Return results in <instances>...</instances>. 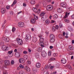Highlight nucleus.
I'll return each mask as SVG.
<instances>
[{"mask_svg": "<svg viewBox=\"0 0 74 74\" xmlns=\"http://www.w3.org/2000/svg\"><path fill=\"white\" fill-rule=\"evenodd\" d=\"M50 42L52 43H53L54 41H55V39H54L55 38V36L53 34H51L50 35Z\"/></svg>", "mask_w": 74, "mask_h": 74, "instance_id": "f257e3e1", "label": "nucleus"}, {"mask_svg": "<svg viewBox=\"0 0 74 74\" xmlns=\"http://www.w3.org/2000/svg\"><path fill=\"white\" fill-rule=\"evenodd\" d=\"M38 37L40 38L39 41L40 42V44L41 43H42V44H43L44 42H43V41H44V39L43 38H41L42 37V35L40 34L38 36Z\"/></svg>", "mask_w": 74, "mask_h": 74, "instance_id": "f03ea898", "label": "nucleus"}, {"mask_svg": "<svg viewBox=\"0 0 74 74\" xmlns=\"http://www.w3.org/2000/svg\"><path fill=\"white\" fill-rule=\"evenodd\" d=\"M53 9V6L52 5H49L46 7V9L47 11H51Z\"/></svg>", "mask_w": 74, "mask_h": 74, "instance_id": "7ed1b4c3", "label": "nucleus"}, {"mask_svg": "<svg viewBox=\"0 0 74 74\" xmlns=\"http://www.w3.org/2000/svg\"><path fill=\"white\" fill-rule=\"evenodd\" d=\"M1 48L2 49H3V50L4 51H7V50H8V49H9L8 47L5 46V45H3L2 46H1Z\"/></svg>", "mask_w": 74, "mask_h": 74, "instance_id": "20e7f679", "label": "nucleus"}, {"mask_svg": "<svg viewBox=\"0 0 74 74\" xmlns=\"http://www.w3.org/2000/svg\"><path fill=\"white\" fill-rule=\"evenodd\" d=\"M17 41L19 45H22L23 44L22 40L20 39H18Z\"/></svg>", "mask_w": 74, "mask_h": 74, "instance_id": "39448f33", "label": "nucleus"}, {"mask_svg": "<svg viewBox=\"0 0 74 74\" xmlns=\"http://www.w3.org/2000/svg\"><path fill=\"white\" fill-rule=\"evenodd\" d=\"M60 5L61 7H64V8H65V7H66L67 6V5L66 3L64 2L61 3Z\"/></svg>", "mask_w": 74, "mask_h": 74, "instance_id": "423d86ee", "label": "nucleus"}, {"mask_svg": "<svg viewBox=\"0 0 74 74\" xmlns=\"http://www.w3.org/2000/svg\"><path fill=\"white\" fill-rule=\"evenodd\" d=\"M18 26L20 27H23L24 26V23L22 22H19L18 24Z\"/></svg>", "mask_w": 74, "mask_h": 74, "instance_id": "0eeeda50", "label": "nucleus"}, {"mask_svg": "<svg viewBox=\"0 0 74 74\" xmlns=\"http://www.w3.org/2000/svg\"><path fill=\"white\" fill-rule=\"evenodd\" d=\"M12 51H9L8 52V54L9 55V57H12L13 55L12 54Z\"/></svg>", "mask_w": 74, "mask_h": 74, "instance_id": "6e6552de", "label": "nucleus"}, {"mask_svg": "<svg viewBox=\"0 0 74 74\" xmlns=\"http://www.w3.org/2000/svg\"><path fill=\"white\" fill-rule=\"evenodd\" d=\"M3 40H5V41H6V42H8L9 41V38H7V37H4L3 36L2 38Z\"/></svg>", "mask_w": 74, "mask_h": 74, "instance_id": "1a4fd4ad", "label": "nucleus"}, {"mask_svg": "<svg viewBox=\"0 0 74 74\" xmlns=\"http://www.w3.org/2000/svg\"><path fill=\"white\" fill-rule=\"evenodd\" d=\"M41 55L43 57H45L47 56V53L45 51H42Z\"/></svg>", "mask_w": 74, "mask_h": 74, "instance_id": "9d476101", "label": "nucleus"}, {"mask_svg": "<svg viewBox=\"0 0 74 74\" xmlns=\"http://www.w3.org/2000/svg\"><path fill=\"white\" fill-rule=\"evenodd\" d=\"M6 66H10V61L8 60H5L4 62Z\"/></svg>", "mask_w": 74, "mask_h": 74, "instance_id": "9b49d317", "label": "nucleus"}, {"mask_svg": "<svg viewBox=\"0 0 74 74\" xmlns=\"http://www.w3.org/2000/svg\"><path fill=\"white\" fill-rule=\"evenodd\" d=\"M21 56V53L19 52L16 53L15 54V56L16 58H19Z\"/></svg>", "mask_w": 74, "mask_h": 74, "instance_id": "f8f14e48", "label": "nucleus"}, {"mask_svg": "<svg viewBox=\"0 0 74 74\" xmlns=\"http://www.w3.org/2000/svg\"><path fill=\"white\" fill-rule=\"evenodd\" d=\"M19 61L20 63H25V60L24 59L22 58H20L19 59Z\"/></svg>", "mask_w": 74, "mask_h": 74, "instance_id": "ddd939ff", "label": "nucleus"}, {"mask_svg": "<svg viewBox=\"0 0 74 74\" xmlns=\"http://www.w3.org/2000/svg\"><path fill=\"white\" fill-rule=\"evenodd\" d=\"M30 23H35L36 20L34 18H32L30 20Z\"/></svg>", "mask_w": 74, "mask_h": 74, "instance_id": "4468645a", "label": "nucleus"}, {"mask_svg": "<svg viewBox=\"0 0 74 74\" xmlns=\"http://www.w3.org/2000/svg\"><path fill=\"white\" fill-rule=\"evenodd\" d=\"M32 10L35 12H36L38 14H39V12H38V10H37V8H33Z\"/></svg>", "mask_w": 74, "mask_h": 74, "instance_id": "2eb2a0df", "label": "nucleus"}, {"mask_svg": "<svg viewBox=\"0 0 74 74\" xmlns=\"http://www.w3.org/2000/svg\"><path fill=\"white\" fill-rule=\"evenodd\" d=\"M26 38L27 40H30L31 39V36L30 35L28 34L26 36Z\"/></svg>", "mask_w": 74, "mask_h": 74, "instance_id": "dca6fc26", "label": "nucleus"}, {"mask_svg": "<svg viewBox=\"0 0 74 74\" xmlns=\"http://www.w3.org/2000/svg\"><path fill=\"white\" fill-rule=\"evenodd\" d=\"M36 66L37 68H39L41 67V64L39 63H37L36 64Z\"/></svg>", "mask_w": 74, "mask_h": 74, "instance_id": "f3484780", "label": "nucleus"}, {"mask_svg": "<svg viewBox=\"0 0 74 74\" xmlns=\"http://www.w3.org/2000/svg\"><path fill=\"white\" fill-rule=\"evenodd\" d=\"M6 10L5 9L2 8L1 10V12L2 14H4Z\"/></svg>", "mask_w": 74, "mask_h": 74, "instance_id": "a211bd4d", "label": "nucleus"}, {"mask_svg": "<svg viewBox=\"0 0 74 74\" xmlns=\"http://www.w3.org/2000/svg\"><path fill=\"white\" fill-rule=\"evenodd\" d=\"M45 14V13L44 12H42L40 14V16H44V15Z\"/></svg>", "mask_w": 74, "mask_h": 74, "instance_id": "6ab92c4d", "label": "nucleus"}, {"mask_svg": "<svg viewBox=\"0 0 74 74\" xmlns=\"http://www.w3.org/2000/svg\"><path fill=\"white\" fill-rule=\"evenodd\" d=\"M62 8H59L57 9V12H59V13H61V12H62Z\"/></svg>", "mask_w": 74, "mask_h": 74, "instance_id": "aec40b11", "label": "nucleus"}, {"mask_svg": "<svg viewBox=\"0 0 74 74\" xmlns=\"http://www.w3.org/2000/svg\"><path fill=\"white\" fill-rule=\"evenodd\" d=\"M30 2L31 4H34L36 3V1L34 0H31L30 1Z\"/></svg>", "mask_w": 74, "mask_h": 74, "instance_id": "412c9836", "label": "nucleus"}, {"mask_svg": "<svg viewBox=\"0 0 74 74\" xmlns=\"http://www.w3.org/2000/svg\"><path fill=\"white\" fill-rule=\"evenodd\" d=\"M49 69L52 70L53 68H54V66H52L51 64H49Z\"/></svg>", "mask_w": 74, "mask_h": 74, "instance_id": "4be33fe9", "label": "nucleus"}, {"mask_svg": "<svg viewBox=\"0 0 74 74\" xmlns=\"http://www.w3.org/2000/svg\"><path fill=\"white\" fill-rule=\"evenodd\" d=\"M61 62L63 64H64V63H66V60L65 59H62Z\"/></svg>", "mask_w": 74, "mask_h": 74, "instance_id": "5701e85b", "label": "nucleus"}, {"mask_svg": "<svg viewBox=\"0 0 74 74\" xmlns=\"http://www.w3.org/2000/svg\"><path fill=\"white\" fill-rule=\"evenodd\" d=\"M47 43L46 42L45 43H40L41 44V47H42V48H43V47H44V45H43L44 44V45H47Z\"/></svg>", "mask_w": 74, "mask_h": 74, "instance_id": "b1692460", "label": "nucleus"}, {"mask_svg": "<svg viewBox=\"0 0 74 74\" xmlns=\"http://www.w3.org/2000/svg\"><path fill=\"white\" fill-rule=\"evenodd\" d=\"M37 38L36 37H33V41L34 42H36L37 41Z\"/></svg>", "mask_w": 74, "mask_h": 74, "instance_id": "393cba45", "label": "nucleus"}, {"mask_svg": "<svg viewBox=\"0 0 74 74\" xmlns=\"http://www.w3.org/2000/svg\"><path fill=\"white\" fill-rule=\"evenodd\" d=\"M69 48L70 50H73V49H74V47L71 45H69Z\"/></svg>", "mask_w": 74, "mask_h": 74, "instance_id": "a878e982", "label": "nucleus"}, {"mask_svg": "<svg viewBox=\"0 0 74 74\" xmlns=\"http://www.w3.org/2000/svg\"><path fill=\"white\" fill-rule=\"evenodd\" d=\"M24 59L26 60L28 59V56L27 55H25L23 56Z\"/></svg>", "mask_w": 74, "mask_h": 74, "instance_id": "bb28decb", "label": "nucleus"}, {"mask_svg": "<svg viewBox=\"0 0 74 74\" xmlns=\"http://www.w3.org/2000/svg\"><path fill=\"white\" fill-rule=\"evenodd\" d=\"M50 23V21L48 19H47L45 21V23L46 24H49Z\"/></svg>", "mask_w": 74, "mask_h": 74, "instance_id": "cd10ccee", "label": "nucleus"}, {"mask_svg": "<svg viewBox=\"0 0 74 74\" xmlns=\"http://www.w3.org/2000/svg\"><path fill=\"white\" fill-rule=\"evenodd\" d=\"M42 49L41 47L38 48L37 49L38 52H40L42 51Z\"/></svg>", "mask_w": 74, "mask_h": 74, "instance_id": "c85d7f7f", "label": "nucleus"}, {"mask_svg": "<svg viewBox=\"0 0 74 74\" xmlns=\"http://www.w3.org/2000/svg\"><path fill=\"white\" fill-rule=\"evenodd\" d=\"M67 12H66V13H65V16L64 17V18H68V16H67Z\"/></svg>", "mask_w": 74, "mask_h": 74, "instance_id": "c756f323", "label": "nucleus"}, {"mask_svg": "<svg viewBox=\"0 0 74 74\" xmlns=\"http://www.w3.org/2000/svg\"><path fill=\"white\" fill-rule=\"evenodd\" d=\"M35 58H39V54H38V53H37L35 54Z\"/></svg>", "mask_w": 74, "mask_h": 74, "instance_id": "7c9ffc66", "label": "nucleus"}, {"mask_svg": "<svg viewBox=\"0 0 74 74\" xmlns=\"http://www.w3.org/2000/svg\"><path fill=\"white\" fill-rule=\"evenodd\" d=\"M19 74H25V72L23 71H21L19 73Z\"/></svg>", "mask_w": 74, "mask_h": 74, "instance_id": "2f4dec72", "label": "nucleus"}, {"mask_svg": "<svg viewBox=\"0 0 74 74\" xmlns=\"http://www.w3.org/2000/svg\"><path fill=\"white\" fill-rule=\"evenodd\" d=\"M33 71L34 72V73H36L37 72V68L34 67L33 69Z\"/></svg>", "mask_w": 74, "mask_h": 74, "instance_id": "473e14b6", "label": "nucleus"}, {"mask_svg": "<svg viewBox=\"0 0 74 74\" xmlns=\"http://www.w3.org/2000/svg\"><path fill=\"white\" fill-rule=\"evenodd\" d=\"M58 15L57 14H55L53 15V18L54 19H57V18H58Z\"/></svg>", "mask_w": 74, "mask_h": 74, "instance_id": "72a5a7b5", "label": "nucleus"}, {"mask_svg": "<svg viewBox=\"0 0 74 74\" xmlns=\"http://www.w3.org/2000/svg\"><path fill=\"white\" fill-rule=\"evenodd\" d=\"M52 30L53 32H55L56 30V28H55V27L53 26L52 27Z\"/></svg>", "mask_w": 74, "mask_h": 74, "instance_id": "f704fd0d", "label": "nucleus"}, {"mask_svg": "<svg viewBox=\"0 0 74 74\" xmlns=\"http://www.w3.org/2000/svg\"><path fill=\"white\" fill-rule=\"evenodd\" d=\"M68 29L69 31H72V27H68Z\"/></svg>", "mask_w": 74, "mask_h": 74, "instance_id": "c9c22d12", "label": "nucleus"}, {"mask_svg": "<svg viewBox=\"0 0 74 74\" xmlns=\"http://www.w3.org/2000/svg\"><path fill=\"white\" fill-rule=\"evenodd\" d=\"M33 15L34 16V18L35 19H38V17L36 16V15L33 14Z\"/></svg>", "mask_w": 74, "mask_h": 74, "instance_id": "e433bc0d", "label": "nucleus"}, {"mask_svg": "<svg viewBox=\"0 0 74 74\" xmlns=\"http://www.w3.org/2000/svg\"><path fill=\"white\" fill-rule=\"evenodd\" d=\"M45 69H49V66H48V65H46L45 67Z\"/></svg>", "mask_w": 74, "mask_h": 74, "instance_id": "4c0bfd02", "label": "nucleus"}, {"mask_svg": "<svg viewBox=\"0 0 74 74\" xmlns=\"http://www.w3.org/2000/svg\"><path fill=\"white\" fill-rule=\"evenodd\" d=\"M64 21L65 22H67V23H69V20L67 19H65Z\"/></svg>", "mask_w": 74, "mask_h": 74, "instance_id": "58836bf2", "label": "nucleus"}, {"mask_svg": "<svg viewBox=\"0 0 74 74\" xmlns=\"http://www.w3.org/2000/svg\"><path fill=\"white\" fill-rule=\"evenodd\" d=\"M27 63L28 64H31V62L30 61H27Z\"/></svg>", "mask_w": 74, "mask_h": 74, "instance_id": "ea45409f", "label": "nucleus"}, {"mask_svg": "<svg viewBox=\"0 0 74 74\" xmlns=\"http://www.w3.org/2000/svg\"><path fill=\"white\" fill-rule=\"evenodd\" d=\"M53 56H54V57H56V56H58V54L56 53H54L53 54Z\"/></svg>", "mask_w": 74, "mask_h": 74, "instance_id": "a19ab883", "label": "nucleus"}, {"mask_svg": "<svg viewBox=\"0 0 74 74\" xmlns=\"http://www.w3.org/2000/svg\"><path fill=\"white\" fill-rule=\"evenodd\" d=\"M39 7V4H37L36 5V8H38V7Z\"/></svg>", "mask_w": 74, "mask_h": 74, "instance_id": "79ce46f5", "label": "nucleus"}, {"mask_svg": "<svg viewBox=\"0 0 74 74\" xmlns=\"http://www.w3.org/2000/svg\"><path fill=\"white\" fill-rule=\"evenodd\" d=\"M19 66H20V67L21 69H23V68H24L23 66L22 65V64L20 65Z\"/></svg>", "mask_w": 74, "mask_h": 74, "instance_id": "37998d69", "label": "nucleus"}, {"mask_svg": "<svg viewBox=\"0 0 74 74\" xmlns=\"http://www.w3.org/2000/svg\"><path fill=\"white\" fill-rule=\"evenodd\" d=\"M51 51H49L48 52V56H51Z\"/></svg>", "mask_w": 74, "mask_h": 74, "instance_id": "c03bdc74", "label": "nucleus"}, {"mask_svg": "<svg viewBox=\"0 0 74 74\" xmlns=\"http://www.w3.org/2000/svg\"><path fill=\"white\" fill-rule=\"evenodd\" d=\"M10 6L7 5V6H6V8H7V10H8V9H9V8H10Z\"/></svg>", "mask_w": 74, "mask_h": 74, "instance_id": "a18cd8bd", "label": "nucleus"}, {"mask_svg": "<svg viewBox=\"0 0 74 74\" xmlns=\"http://www.w3.org/2000/svg\"><path fill=\"white\" fill-rule=\"evenodd\" d=\"M41 21H45V18H44V17H42L41 18Z\"/></svg>", "mask_w": 74, "mask_h": 74, "instance_id": "49530a36", "label": "nucleus"}, {"mask_svg": "<svg viewBox=\"0 0 74 74\" xmlns=\"http://www.w3.org/2000/svg\"><path fill=\"white\" fill-rule=\"evenodd\" d=\"M11 64H14V61L12 60L11 62Z\"/></svg>", "mask_w": 74, "mask_h": 74, "instance_id": "de8ad7c7", "label": "nucleus"}, {"mask_svg": "<svg viewBox=\"0 0 74 74\" xmlns=\"http://www.w3.org/2000/svg\"><path fill=\"white\" fill-rule=\"evenodd\" d=\"M68 68L69 69H71V67L70 65H68Z\"/></svg>", "mask_w": 74, "mask_h": 74, "instance_id": "09e8293b", "label": "nucleus"}, {"mask_svg": "<svg viewBox=\"0 0 74 74\" xmlns=\"http://www.w3.org/2000/svg\"><path fill=\"white\" fill-rule=\"evenodd\" d=\"M28 72H29L30 71V68H28L26 70Z\"/></svg>", "mask_w": 74, "mask_h": 74, "instance_id": "8fccbe9b", "label": "nucleus"}, {"mask_svg": "<svg viewBox=\"0 0 74 74\" xmlns=\"http://www.w3.org/2000/svg\"><path fill=\"white\" fill-rule=\"evenodd\" d=\"M72 8L70 7H69L68 8V10H69V11H71V10Z\"/></svg>", "mask_w": 74, "mask_h": 74, "instance_id": "3c124183", "label": "nucleus"}, {"mask_svg": "<svg viewBox=\"0 0 74 74\" xmlns=\"http://www.w3.org/2000/svg\"><path fill=\"white\" fill-rule=\"evenodd\" d=\"M59 26L60 27H62L63 26V25L62 24L60 23L59 24Z\"/></svg>", "mask_w": 74, "mask_h": 74, "instance_id": "603ef678", "label": "nucleus"}, {"mask_svg": "<svg viewBox=\"0 0 74 74\" xmlns=\"http://www.w3.org/2000/svg\"><path fill=\"white\" fill-rule=\"evenodd\" d=\"M15 28L14 27H13L12 29V31L14 32V31H15Z\"/></svg>", "mask_w": 74, "mask_h": 74, "instance_id": "864d4df0", "label": "nucleus"}, {"mask_svg": "<svg viewBox=\"0 0 74 74\" xmlns=\"http://www.w3.org/2000/svg\"><path fill=\"white\" fill-rule=\"evenodd\" d=\"M50 60H55V58H51L50 59Z\"/></svg>", "mask_w": 74, "mask_h": 74, "instance_id": "5fc2aeb1", "label": "nucleus"}, {"mask_svg": "<svg viewBox=\"0 0 74 74\" xmlns=\"http://www.w3.org/2000/svg\"><path fill=\"white\" fill-rule=\"evenodd\" d=\"M58 27H59V26L58 25H56L55 27V28L56 29H58Z\"/></svg>", "mask_w": 74, "mask_h": 74, "instance_id": "6e6d98bb", "label": "nucleus"}, {"mask_svg": "<svg viewBox=\"0 0 74 74\" xmlns=\"http://www.w3.org/2000/svg\"><path fill=\"white\" fill-rule=\"evenodd\" d=\"M44 73L45 74H49V73H48V71H45Z\"/></svg>", "mask_w": 74, "mask_h": 74, "instance_id": "4d7b16f0", "label": "nucleus"}, {"mask_svg": "<svg viewBox=\"0 0 74 74\" xmlns=\"http://www.w3.org/2000/svg\"><path fill=\"white\" fill-rule=\"evenodd\" d=\"M55 22H56L55 21L51 20V23H55Z\"/></svg>", "mask_w": 74, "mask_h": 74, "instance_id": "13d9d810", "label": "nucleus"}, {"mask_svg": "<svg viewBox=\"0 0 74 74\" xmlns=\"http://www.w3.org/2000/svg\"><path fill=\"white\" fill-rule=\"evenodd\" d=\"M46 1L48 3H51V0H46Z\"/></svg>", "mask_w": 74, "mask_h": 74, "instance_id": "bf43d9fd", "label": "nucleus"}, {"mask_svg": "<svg viewBox=\"0 0 74 74\" xmlns=\"http://www.w3.org/2000/svg\"><path fill=\"white\" fill-rule=\"evenodd\" d=\"M22 11H21L19 12H18L17 13V14L19 15V14H21V13H22Z\"/></svg>", "mask_w": 74, "mask_h": 74, "instance_id": "052dcab7", "label": "nucleus"}, {"mask_svg": "<svg viewBox=\"0 0 74 74\" xmlns=\"http://www.w3.org/2000/svg\"><path fill=\"white\" fill-rule=\"evenodd\" d=\"M23 5L24 7H26V3H24Z\"/></svg>", "mask_w": 74, "mask_h": 74, "instance_id": "680f3d73", "label": "nucleus"}, {"mask_svg": "<svg viewBox=\"0 0 74 74\" xmlns=\"http://www.w3.org/2000/svg\"><path fill=\"white\" fill-rule=\"evenodd\" d=\"M23 53L24 54H26L27 53V51H24L23 52Z\"/></svg>", "mask_w": 74, "mask_h": 74, "instance_id": "e2e57ef3", "label": "nucleus"}, {"mask_svg": "<svg viewBox=\"0 0 74 74\" xmlns=\"http://www.w3.org/2000/svg\"><path fill=\"white\" fill-rule=\"evenodd\" d=\"M28 68H29V67L26 66L24 68V69L25 70H27V69Z\"/></svg>", "mask_w": 74, "mask_h": 74, "instance_id": "0e129e2a", "label": "nucleus"}, {"mask_svg": "<svg viewBox=\"0 0 74 74\" xmlns=\"http://www.w3.org/2000/svg\"><path fill=\"white\" fill-rule=\"evenodd\" d=\"M13 3H14V4H15L16 3V1L15 0L14 1Z\"/></svg>", "mask_w": 74, "mask_h": 74, "instance_id": "69168bd1", "label": "nucleus"}, {"mask_svg": "<svg viewBox=\"0 0 74 74\" xmlns=\"http://www.w3.org/2000/svg\"><path fill=\"white\" fill-rule=\"evenodd\" d=\"M71 18L72 19L74 18V14L71 16Z\"/></svg>", "mask_w": 74, "mask_h": 74, "instance_id": "338daca9", "label": "nucleus"}, {"mask_svg": "<svg viewBox=\"0 0 74 74\" xmlns=\"http://www.w3.org/2000/svg\"><path fill=\"white\" fill-rule=\"evenodd\" d=\"M3 74H8L7 72H5L3 73Z\"/></svg>", "mask_w": 74, "mask_h": 74, "instance_id": "774afa93", "label": "nucleus"}]
</instances>
